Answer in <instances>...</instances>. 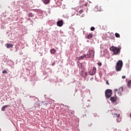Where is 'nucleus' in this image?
Here are the masks:
<instances>
[{
    "mask_svg": "<svg viewBox=\"0 0 131 131\" xmlns=\"http://www.w3.org/2000/svg\"><path fill=\"white\" fill-rule=\"evenodd\" d=\"M110 50L114 52V55H119V54H120L121 47H120V46L119 47L113 46L110 48Z\"/></svg>",
    "mask_w": 131,
    "mask_h": 131,
    "instance_id": "1",
    "label": "nucleus"
},
{
    "mask_svg": "<svg viewBox=\"0 0 131 131\" xmlns=\"http://www.w3.org/2000/svg\"><path fill=\"white\" fill-rule=\"evenodd\" d=\"M123 66V62H122V60H118L115 67L116 71H117V72L121 71Z\"/></svg>",
    "mask_w": 131,
    "mask_h": 131,
    "instance_id": "2",
    "label": "nucleus"
},
{
    "mask_svg": "<svg viewBox=\"0 0 131 131\" xmlns=\"http://www.w3.org/2000/svg\"><path fill=\"white\" fill-rule=\"evenodd\" d=\"M105 95L106 98L109 99L112 96V91L110 89H107L105 92Z\"/></svg>",
    "mask_w": 131,
    "mask_h": 131,
    "instance_id": "3",
    "label": "nucleus"
},
{
    "mask_svg": "<svg viewBox=\"0 0 131 131\" xmlns=\"http://www.w3.org/2000/svg\"><path fill=\"white\" fill-rule=\"evenodd\" d=\"M86 56V58H91V57H94L95 56V51L93 50H90L88 52L87 55Z\"/></svg>",
    "mask_w": 131,
    "mask_h": 131,
    "instance_id": "4",
    "label": "nucleus"
},
{
    "mask_svg": "<svg viewBox=\"0 0 131 131\" xmlns=\"http://www.w3.org/2000/svg\"><path fill=\"white\" fill-rule=\"evenodd\" d=\"M96 72H97V68H96V67H94L93 69L90 70V71L89 72V73L90 75H95V74H96Z\"/></svg>",
    "mask_w": 131,
    "mask_h": 131,
    "instance_id": "5",
    "label": "nucleus"
},
{
    "mask_svg": "<svg viewBox=\"0 0 131 131\" xmlns=\"http://www.w3.org/2000/svg\"><path fill=\"white\" fill-rule=\"evenodd\" d=\"M94 11H95V12H101V11H102V8H101V6L97 5L94 8Z\"/></svg>",
    "mask_w": 131,
    "mask_h": 131,
    "instance_id": "6",
    "label": "nucleus"
},
{
    "mask_svg": "<svg viewBox=\"0 0 131 131\" xmlns=\"http://www.w3.org/2000/svg\"><path fill=\"white\" fill-rule=\"evenodd\" d=\"M84 58H86V55L85 54H83L81 56L77 57V60H81L84 59Z\"/></svg>",
    "mask_w": 131,
    "mask_h": 131,
    "instance_id": "7",
    "label": "nucleus"
},
{
    "mask_svg": "<svg viewBox=\"0 0 131 131\" xmlns=\"http://www.w3.org/2000/svg\"><path fill=\"white\" fill-rule=\"evenodd\" d=\"M57 26H59V27H61V26H63V20H59L57 22Z\"/></svg>",
    "mask_w": 131,
    "mask_h": 131,
    "instance_id": "8",
    "label": "nucleus"
},
{
    "mask_svg": "<svg viewBox=\"0 0 131 131\" xmlns=\"http://www.w3.org/2000/svg\"><path fill=\"white\" fill-rule=\"evenodd\" d=\"M116 100H117V97L116 96L115 97H111L110 100L113 102L114 103V102H116Z\"/></svg>",
    "mask_w": 131,
    "mask_h": 131,
    "instance_id": "9",
    "label": "nucleus"
},
{
    "mask_svg": "<svg viewBox=\"0 0 131 131\" xmlns=\"http://www.w3.org/2000/svg\"><path fill=\"white\" fill-rule=\"evenodd\" d=\"M78 66L79 68V69H82V70L85 69V68L82 66V64L81 63H78Z\"/></svg>",
    "mask_w": 131,
    "mask_h": 131,
    "instance_id": "10",
    "label": "nucleus"
},
{
    "mask_svg": "<svg viewBox=\"0 0 131 131\" xmlns=\"http://www.w3.org/2000/svg\"><path fill=\"white\" fill-rule=\"evenodd\" d=\"M113 115V117L119 118L120 117V115L116 113H114L112 114Z\"/></svg>",
    "mask_w": 131,
    "mask_h": 131,
    "instance_id": "11",
    "label": "nucleus"
},
{
    "mask_svg": "<svg viewBox=\"0 0 131 131\" xmlns=\"http://www.w3.org/2000/svg\"><path fill=\"white\" fill-rule=\"evenodd\" d=\"M8 107H9V105H4L1 108L2 111H5V109Z\"/></svg>",
    "mask_w": 131,
    "mask_h": 131,
    "instance_id": "12",
    "label": "nucleus"
},
{
    "mask_svg": "<svg viewBox=\"0 0 131 131\" xmlns=\"http://www.w3.org/2000/svg\"><path fill=\"white\" fill-rule=\"evenodd\" d=\"M88 76V73L85 72H82V77H84V78H85Z\"/></svg>",
    "mask_w": 131,
    "mask_h": 131,
    "instance_id": "13",
    "label": "nucleus"
},
{
    "mask_svg": "<svg viewBox=\"0 0 131 131\" xmlns=\"http://www.w3.org/2000/svg\"><path fill=\"white\" fill-rule=\"evenodd\" d=\"M6 48H7V49H10V48H13V45L8 43L6 45Z\"/></svg>",
    "mask_w": 131,
    "mask_h": 131,
    "instance_id": "14",
    "label": "nucleus"
},
{
    "mask_svg": "<svg viewBox=\"0 0 131 131\" xmlns=\"http://www.w3.org/2000/svg\"><path fill=\"white\" fill-rule=\"evenodd\" d=\"M42 2L47 5L50 3V0H42Z\"/></svg>",
    "mask_w": 131,
    "mask_h": 131,
    "instance_id": "15",
    "label": "nucleus"
},
{
    "mask_svg": "<svg viewBox=\"0 0 131 131\" xmlns=\"http://www.w3.org/2000/svg\"><path fill=\"white\" fill-rule=\"evenodd\" d=\"M51 54H55L56 53V50L55 49H52L50 50Z\"/></svg>",
    "mask_w": 131,
    "mask_h": 131,
    "instance_id": "16",
    "label": "nucleus"
},
{
    "mask_svg": "<svg viewBox=\"0 0 131 131\" xmlns=\"http://www.w3.org/2000/svg\"><path fill=\"white\" fill-rule=\"evenodd\" d=\"M130 84H131V80H129L127 82V88H130Z\"/></svg>",
    "mask_w": 131,
    "mask_h": 131,
    "instance_id": "17",
    "label": "nucleus"
},
{
    "mask_svg": "<svg viewBox=\"0 0 131 131\" xmlns=\"http://www.w3.org/2000/svg\"><path fill=\"white\" fill-rule=\"evenodd\" d=\"M93 37V34H89L88 35L87 38H89V39L92 38Z\"/></svg>",
    "mask_w": 131,
    "mask_h": 131,
    "instance_id": "18",
    "label": "nucleus"
},
{
    "mask_svg": "<svg viewBox=\"0 0 131 131\" xmlns=\"http://www.w3.org/2000/svg\"><path fill=\"white\" fill-rule=\"evenodd\" d=\"M33 16L34 15H33V14H32V13H29L28 17H29L30 18H32Z\"/></svg>",
    "mask_w": 131,
    "mask_h": 131,
    "instance_id": "19",
    "label": "nucleus"
},
{
    "mask_svg": "<svg viewBox=\"0 0 131 131\" xmlns=\"http://www.w3.org/2000/svg\"><path fill=\"white\" fill-rule=\"evenodd\" d=\"M115 35L117 38L120 37V35H119V34H118V33H116Z\"/></svg>",
    "mask_w": 131,
    "mask_h": 131,
    "instance_id": "20",
    "label": "nucleus"
},
{
    "mask_svg": "<svg viewBox=\"0 0 131 131\" xmlns=\"http://www.w3.org/2000/svg\"><path fill=\"white\" fill-rule=\"evenodd\" d=\"M119 91H120V92H123V88L120 87L119 88Z\"/></svg>",
    "mask_w": 131,
    "mask_h": 131,
    "instance_id": "21",
    "label": "nucleus"
},
{
    "mask_svg": "<svg viewBox=\"0 0 131 131\" xmlns=\"http://www.w3.org/2000/svg\"><path fill=\"white\" fill-rule=\"evenodd\" d=\"M91 31H94V30H95V27H91Z\"/></svg>",
    "mask_w": 131,
    "mask_h": 131,
    "instance_id": "22",
    "label": "nucleus"
},
{
    "mask_svg": "<svg viewBox=\"0 0 131 131\" xmlns=\"http://www.w3.org/2000/svg\"><path fill=\"white\" fill-rule=\"evenodd\" d=\"M83 12V11L82 10H81L79 11V14H82Z\"/></svg>",
    "mask_w": 131,
    "mask_h": 131,
    "instance_id": "23",
    "label": "nucleus"
},
{
    "mask_svg": "<svg viewBox=\"0 0 131 131\" xmlns=\"http://www.w3.org/2000/svg\"><path fill=\"white\" fill-rule=\"evenodd\" d=\"M106 84H107V85H109L110 84V83H109V82L108 81V80H106Z\"/></svg>",
    "mask_w": 131,
    "mask_h": 131,
    "instance_id": "24",
    "label": "nucleus"
},
{
    "mask_svg": "<svg viewBox=\"0 0 131 131\" xmlns=\"http://www.w3.org/2000/svg\"><path fill=\"white\" fill-rule=\"evenodd\" d=\"M2 73H8V72L6 70H4L2 72Z\"/></svg>",
    "mask_w": 131,
    "mask_h": 131,
    "instance_id": "25",
    "label": "nucleus"
},
{
    "mask_svg": "<svg viewBox=\"0 0 131 131\" xmlns=\"http://www.w3.org/2000/svg\"><path fill=\"white\" fill-rule=\"evenodd\" d=\"M98 66H102V63H101V62H98Z\"/></svg>",
    "mask_w": 131,
    "mask_h": 131,
    "instance_id": "26",
    "label": "nucleus"
},
{
    "mask_svg": "<svg viewBox=\"0 0 131 131\" xmlns=\"http://www.w3.org/2000/svg\"><path fill=\"white\" fill-rule=\"evenodd\" d=\"M122 78L123 79H125V76H122Z\"/></svg>",
    "mask_w": 131,
    "mask_h": 131,
    "instance_id": "27",
    "label": "nucleus"
},
{
    "mask_svg": "<svg viewBox=\"0 0 131 131\" xmlns=\"http://www.w3.org/2000/svg\"><path fill=\"white\" fill-rule=\"evenodd\" d=\"M118 90H117V89H115V90H114V92H115V93H116V92H118Z\"/></svg>",
    "mask_w": 131,
    "mask_h": 131,
    "instance_id": "28",
    "label": "nucleus"
},
{
    "mask_svg": "<svg viewBox=\"0 0 131 131\" xmlns=\"http://www.w3.org/2000/svg\"><path fill=\"white\" fill-rule=\"evenodd\" d=\"M118 95H119V96H121V93L118 92Z\"/></svg>",
    "mask_w": 131,
    "mask_h": 131,
    "instance_id": "29",
    "label": "nucleus"
},
{
    "mask_svg": "<svg viewBox=\"0 0 131 131\" xmlns=\"http://www.w3.org/2000/svg\"><path fill=\"white\" fill-rule=\"evenodd\" d=\"M117 122H120V120H118V119H117Z\"/></svg>",
    "mask_w": 131,
    "mask_h": 131,
    "instance_id": "30",
    "label": "nucleus"
},
{
    "mask_svg": "<svg viewBox=\"0 0 131 131\" xmlns=\"http://www.w3.org/2000/svg\"><path fill=\"white\" fill-rule=\"evenodd\" d=\"M28 20H29L30 21H31V18H29L28 19Z\"/></svg>",
    "mask_w": 131,
    "mask_h": 131,
    "instance_id": "31",
    "label": "nucleus"
},
{
    "mask_svg": "<svg viewBox=\"0 0 131 131\" xmlns=\"http://www.w3.org/2000/svg\"><path fill=\"white\" fill-rule=\"evenodd\" d=\"M130 117L131 118V114H130Z\"/></svg>",
    "mask_w": 131,
    "mask_h": 131,
    "instance_id": "32",
    "label": "nucleus"
}]
</instances>
